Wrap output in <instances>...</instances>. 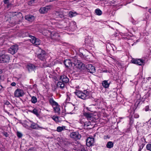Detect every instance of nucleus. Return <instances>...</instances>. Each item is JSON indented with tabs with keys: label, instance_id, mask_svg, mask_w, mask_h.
I'll list each match as a JSON object with an SVG mask.
<instances>
[{
	"label": "nucleus",
	"instance_id": "nucleus-34",
	"mask_svg": "<svg viewBox=\"0 0 151 151\" xmlns=\"http://www.w3.org/2000/svg\"><path fill=\"white\" fill-rule=\"evenodd\" d=\"M52 119L56 122H58L59 121L58 117L57 116H53L52 117Z\"/></svg>",
	"mask_w": 151,
	"mask_h": 151
},
{
	"label": "nucleus",
	"instance_id": "nucleus-40",
	"mask_svg": "<svg viewBox=\"0 0 151 151\" xmlns=\"http://www.w3.org/2000/svg\"><path fill=\"white\" fill-rule=\"evenodd\" d=\"M2 73V71L1 70H0V81H1L2 80L1 76V74Z\"/></svg>",
	"mask_w": 151,
	"mask_h": 151
},
{
	"label": "nucleus",
	"instance_id": "nucleus-9",
	"mask_svg": "<svg viewBox=\"0 0 151 151\" xmlns=\"http://www.w3.org/2000/svg\"><path fill=\"white\" fill-rule=\"evenodd\" d=\"M58 78L60 81L65 83H68L69 81V79L68 77L64 75L59 76Z\"/></svg>",
	"mask_w": 151,
	"mask_h": 151
},
{
	"label": "nucleus",
	"instance_id": "nucleus-45",
	"mask_svg": "<svg viewBox=\"0 0 151 151\" xmlns=\"http://www.w3.org/2000/svg\"><path fill=\"white\" fill-rule=\"evenodd\" d=\"M35 0H32L30 1V2L31 4H32L35 1Z\"/></svg>",
	"mask_w": 151,
	"mask_h": 151
},
{
	"label": "nucleus",
	"instance_id": "nucleus-15",
	"mask_svg": "<svg viewBox=\"0 0 151 151\" xmlns=\"http://www.w3.org/2000/svg\"><path fill=\"white\" fill-rule=\"evenodd\" d=\"M74 108V106L70 103L68 104L65 106V110L69 111L70 112H71L70 111H73Z\"/></svg>",
	"mask_w": 151,
	"mask_h": 151
},
{
	"label": "nucleus",
	"instance_id": "nucleus-14",
	"mask_svg": "<svg viewBox=\"0 0 151 151\" xmlns=\"http://www.w3.org/2000/svg\"><path fill=\"white\" fill-rule=\"evenodd\" d=\"M50 36L51 39L57 41L60 39V35L57 33L52 32L51 33Z\"/></svg>",
	"mask_w": 151,
	"mask_h": 151
},
{
	"label": "nucleus",
	"instance_id": "nucleus-18",
	"mask_svg": "<svg viewBox=\"0 0 151 151\" xmlns=\"http://www.w3.org/2000/svg\"><path fill=\"white\" fill-rule=\"evenodd\" d=\"M30 122L32 123L30 125V127L32 128L33 129H38V128L42 129H44V128L40 127L39 125L32 122V121H30Z\"/></svg>",
	"mask_w": 151,
	"mask_h": 151
},
{
	"label": "nucleus",
	"instance_id": "nucleus-38",
	"mask_svg": "<svg viewBox=\"0 0 151 151\" xmlns=\"http://www.w3.org/2000/svg\"><path fill=\"white\" fill-rule=\"evenodd\" d=\"M2 134L4 136L6 137H7L8 136L9 134L8 133L6 132H4L2 133Z\"/></svg>",
	"mask_w": 151,
	"mask_h": 151
},
{
	"label": "nucleus",
	"instance_id": "nucleus-23",
	"mask_svg": "<svg viewBox=\"0 0 151 151\" xmlns=\"http://www.w3.org/2000/svg\"><path fill=\"white\" fill-rule=\"evenodd\" d=\"M54 110L55 112L57 113L58 114H60V108L59 106L58 103L57 105H55L53 106Z\"/></svg>",
	"mask_w": 151,
	"mask_h": 151
},
{
	"label": "nucleus",
	"instance_id": "nucleus-5",
	"mask_svg": "<svg viewBox=\"0 0 151 151\" xmlns=\"http://www.w3.org/2000/svg\"><path fill=\"white\" fill-rule=\"evenodd\" d=\"M73 63L76 67L79 69H81L83 66V64L80 60L76 58L73 59Z\"/></svg>",
	"mask_w": 151,
	"mask_h": 151
},
{
	"label": "nucleus",
	"instance_id": "nucleus-17",
	"mask_svg": "<svg viewBox=\"0 0 151 151\" xmlns=\"http://www.w3.org/2000/svg\"><path fill=\"white\" fill-rule=\"evenodd\" d=\"M83 115L88 120H91L90 119L93 116V114L89 112H84L83 113Z\"/></svg>",
	"mask_w": 151,
	"mask_h": 151
},
{
	"label": "nucleus",
	"instance_id": "nucleus-2",
	"mask_svg": "<svg viewBox=\"0 0 151 151\" xmlns=\"http://www.w3.org/2000/svg\"><path fill=\"white\" fill-rule=\"evenodd\" d=\"M38 58L42 61L45 60L47 56L45 52L40 48H38L36 52Z\"/></svg>",
	"mask_w": 151,
	"mask_h": 151
},
{
	"label": "nucleus",
	"instance_id": "nucleus-19",
	"mask_svg": "<svg viewBox=\"0 0 151 151\" xmlns=\"http://www.w3.org/2000/svg\"><path fill=\"white\" fill-rule=\"evenodd\" d=\"M64 64L66 67L70 68L72 66V62L70 60H65Z\"/></svg>",
	"mask_w": 151,
	"mask_h": 151
},
{
	"label": "nucleus",
	"instance_id": "nucleus-32",
	"mask_svg": "<svg viewBox=\"0 0 151 151\" xmlns=\"http://www.w3.org/2000/svg\"><path fill=\"white\" fill-rule=\"evenodd\" d=\"M31 101L33 103H35L37 101V98L36 97L33 96L32 98Z\"/></svg>",
	"mask_w": 151,
	"mask_h": 151
},
{
	"label": "nucleus",
	"instance_id": "nucleus-16",
	"mask_svg": "<svg viewBox=\"0 0 151 151\" xmlns=\"http://www.w3.org/2000/svg\"><path fill=\"white\" fill-rule=\"evenodd\" d=\"M86 67L88 72L91 73H93L95 72V68L91 64H88L86 65Z\"/></svg>",
	"mask_w": 151,
	"mask_h": 151
},
{
	"label": "nucleus",
	"instance_id": "nucleus-12",
	"mask_svg": "<svg viewBox=\"0 0 151 151\" xmlns=\"http://www.w3.org/2000/svg\"><path fill=\"white\" fill-rule=\"evenodd\" d=\"M50 8L51 6H47L45 7L41 8L39 10V12L42 14L45 13L50 9Z\"/></svg>",
	"mask_w": 151,
	"mask_h": 151
},
{
	"label": "nucleus",
	"instance_id": "nucleus-33",
	"mask_svg": "<svg viewBox=\"0 0 151 151\" xmlns=\"http://www.w3.org/2000/svg\"><path fill=\"white\" fill-rule=\"evenodd\" d=\"M70 26L71 27V28H72V26H73V29H76V22H71L70 23Z\"/></svg>",
	"mask_w": 151,
	"mask_h": 151
},
{
	"label": "nucleus",
	"instance_id": "nucleus-31",
	"mask_svg": "<svg viewBox=\"0 0 151 151\" xmlns=\"http://www.w3.org/2000/svg\"><path fill=\"white\" fill-rule=\"evenodd\" d=\"M31 112L36 115L37 116H39V114L38 113V111L36 109H34L32 111H31Z\"/></svg>",
	"mask_w": 151,
	"mask_h": 151
},
{
	"label": "nucleus",
	"instance_id": "nucleus-13",
	"mask_svg": "<svg viewBox=\"0 0 151 151\" xmlns=\"http://www.w3.org/2000/svg\"><path fill=\"white\" fill-rule=\"evenodd\" d=\"M71 137L76 140L80 139L81 137V135L77 132L71 133L70 135Z\"/></svg>",
	"mask_w": 151,
	"mask_h": 151
},
{
	"label": "nucleus",
	"instance_id": "nucleus-43",
	"mask_svg": "<svg viewBox=\"0 0 151 151\" xmlns=\"http://www.w3.org/2000/svg\"><path fill=\"white\" fill-rule=\"evenodd\" d=\"M149 107L148 106H147L145 107V110L146 111H148L149 110Z\"/></svg>",
	"mask_w": 151,
	"mask_h": 151
},
{
	"label": "nucleus",
	"instance_id": "nucleus-30",
	"mask_svg": "<svg viewBox=\"0 0 151 151\" xmlns=\"http://www.w3.org/2000/svg\"><path fill=\"white\" fill-rule=\"evenodd\" d=\"M96 14L100 16L102 14V11L99 9H96L95 10Z\"/></svg>",
	"mask_w": 151,
	"mask_h": 151
},
{
	"label": "nucleus",
	"instance_id": "nucleus-52",
	"mask_svg": "<svg viewBox=\"0 0 151 151\" xmlns=\"http://www.w3.org/2000/svg\"><path fill=\"white\" fill-rule=\"evenodd\" d=\"M109 46H110V47L111 48V47H111V46L110 45H108V47H109Z\"/></svg>",
	"mask_w": 151,
	"mask_h": 151
},
{
	"label": "nucleus",
	"instance_id": "nucleus-49",
	"mask_svg": "<svg viewBox=\"0 0 151 151\" xmlns=\"http://www.w3.org/2000/svg\"><path fill=\"white\" fill-rule=\"evenodd\" d=\"M24 126L25 127H26V128H28V126L27 125H25V126Z\"/></svg>",
	"mask_w": 151,
	"mask_h": 151
},
{
	"label": "nucleus",
	"instance_id": "nucleus-26",
	"mask_svg": "<svg viewBox=\"0 0 151 151\" xmlns=\"http://www.w3.org/2000/svg\"><path fill=\"white\" fill-rule=\"evenodd\" d=\"M68 14L70 17L72 18L76 16L77 14V13L75 12L70 11L68 13Z\"/></svg>",
	"mask_w": 151,
	"mask_h": 151
},
{
	"label": "nucleus",
	"instance_id": "nucleus-10",
	"mask_svg": "<svg viewBox=\"0 0 151 151\" xmlns=\"http://www.w3.org/2000/svg\"><path fill=\"white\" fill-rule=\"evenodd\" d=\"M24 95V92L21 89H17L14 92V96L16 97H22Z\"/></svg>",
	"mask_w": 151,
	"mask_h": 151
},
{
	"label": "nucleus",
	"instance_id": "nucleus-11",
	"mask_svg": "<svg viewBox=\"0 0 151 151\" xmlns=\"http://www.w3.org/2000/svg\"><path fill=\"white\" fill-rule=\"evenodd\" d=\"M94 142V138L92 137H88L86 139V144L88 147H90L93 145Z\"/></svg>",
	"mask_w": 151,
	"mask_h": 151
},
{
	"label": "nucleus",
	"instance_id": "nucleus-42",
	"mask_svg": "<svg viewBox=\"0 0 151 151\" xmlns=\"http://www.w3.org/2000/svg\"><path fill=\"white\" fill-rule=\"evenodd\" d=\"M80 122L81 124H83V123H84V122H85L84 121H83V119H80Z\"/></svg>",
	"mask_w": 151,
	"mask_h": 151
},
{
	"label": "nucleus",
	"instance_id": "nucleus-47",
	"mask_svg": "<svg viewBox=\"0 0 151 151\" xmlns=\"http://www.w3.org/2000/svg\"><path fill=\"white\" fill-rule=\"evenodd\" d=\"M108 71L107 70H104L103 71V72H104L107 73V72Z\"/></svg>",
	"mask_w": 151,
	"mask_h": 151
},
{
	"label": "nucleus",
	"instance_id": "nucleus-1",
	"mask_svg": "<svg viewBox=\"0 0 151 151\" xmlns=\"http://www.w3.org/2000/svg\"><path fill=\"white\" fill-rule=\"evenodd\" d=\"M74 93L78 98L83 100L88 99L90 97V93L87 90H85L83 92L76 90Z\"/></svg>",
	"mask_w": 151,
	"mask_h": 151
},
{
	"label": "nucleus",
	"instance_id": "nucleus-21",
	"mask_svg": "<svg viewBox=\"0 0 151 151\" xmlns=\"http://www.w3.org/2000/svg\"><path fill=\"white\" fill-rule=\"evenodd\" d=\"M27 68L29 72L34 70L35 67L33 65L31 64H28L27 66Z\"/></svg>",
	"mask_w": 151,
	"mask_h": 151
},
{
	"label": "nucleus",
	"instance_id": "nucleus-25",
	"mask_svg": "<svg viewBox=\"0 0 151 151\" xmlns=\"http://www.w3.org/2000/svg\"><path fill=\"white\" fill-rule=\"evenodd\" d=\"M102 84L103 86L105 88H108L109 85V83H108V81L106 80L104 81Z\"/></svg>",
	"mask_w": 151,
	"mask_h": 151
},
{
	"label": "nucleus",
	"instance_id": "nucleus-28",
	"mask_svg": "<svg viewBox=\"0 0 151 151\" xmlns=\"http://www.w3.org/2000/svg\"><path fill=\"white\" fill-rule=\"evenodd\" d=\"M65 129V126H63L62 127H57V131L59 132H60Z\"/></svg>",
	"mask_w": 151,
	"mask_h": 151
},
{
	"label": "nucleus",
	"instance_id": "nucleus-48",
	"mask_svg": "<svg viewBox=\"0 0 151 151\" xmlns=\"http://www.w3.org/2000/svg\"><path fill=\"white\" fill-rule=\"evenodd\" d=\"M148 11L150 13H151V9H149Z\"/></svg>",
	"mask_w": 151,
	"mask_h": 151
},
{
	"label": "nucleus",
	"instance_id": "nucleus-29",
	"mask_svg": "<svg viewBox=\"0 0 151 151\" xmlns=\"http://www.w3.org/2000/svg\"><path fill=\"white\" fill-rule=\"evenodd\" d=\"M92 41V40H91L88 37L85 39V43L88 45L90 44Z\"/></svg>",
	"mask_w": 151,
	"mask_h": 151
},
{
	"label": "nucleus",
	"instance_id": "nucleus-24",
	"mask_svg": "<svg viewBox=\"0 0 151 151\" xmlns=\"http://www.w3.org/2000/svg\"><path fill=\"white\" fill-rule=\"evenodd\" d=\"M49 102L50 104L52 106L57 105L58 103L56 102L52 98H50L49 99Z\"/></svg>",
	"mask_w": 151,
	"mask_h": 151
},
{
	"label": "nucleus",
	"instance_id": "nucleus-4",
	"mask_svg": "<svg viewBox=\"0 0 151 151\" xmlns=\"http://www.w3.org/2000/svg\"><path fill=\"white\" fill-rule=\"evenodd\" d=\"M54 15L58 18H63L65 17V13L64 10L55 11L53 13Z\"/></svg>",
	"mask_w": 151,
	"mask_h": 151
},
{
	"label": "nucleus",
	"instance_id": "nucleus-54",
	"mask_svg": "<svg viewBox=\"0 0 151 151\" xmlns=\"http://www.w3.org/2000/svg\"><path fill=\"white\" fill-rule=\"evenodd\" d=\"M30 150V149H29L28 151H29Z\"/></svg>",
	"mask_w": 151,
	"mask_h": 151
},
{
	"label": "nucleus",
	"instance_id": "nucleus-35",
	"mask_svg": "<svg viewBox=\"0 0 151 151\" xmlns=\"http://www.w3.org/2000/svg\"><path fill=\"white\" fill-rule=\"evenodd\" d=\"M147 149L150 151H151V144H148L146 146Z\"/></svg>",
	"mask_w": 151,
	"mask_h": 151
},
{
	"label": "nucleus",
	"instance_id": "nucleus-44",
	"mask_svg": "<svg viewBox=\"0 0 151 151\" xmlns=\"http://www.w3.org/2000/svg\"><path fill=\"white\" fill-rule=\"evenodd\" d=\"M16 83L15 82H13L11 83V85L12 86H15L16 85Z\"/></svg>",
	"mask_w": 151,
	"mask_h": 151
},
{
	"label": "nucleus",
	"instance_id": "nucleus-8",
	"mask_svg": "<svg viewBox=\"0 0 151 151\" xmlns=\"http://www.w3.org/2000/svg\"><path fill=\"white\" fill-rule=\"evenodd\" d=\"M131 61L132 63L139 65H142L144 64V60L140 59H132Z\"/></svg>",
	"mask_w": 151,
	"mask_h": 151
},
{
	"label": "nucleus",
	"instance_id": "nucleus-41",
	"mask_svg": "<svg viewBox=\"0 0 151 151\" xmlns=\"http://www.w3.org/2000/svg\"><path fill=\"white\" fill-rule=\"evenodd\" d=\"M85 109H86L88 111H91V112H92V111H91V109H90V108L89 107H85Z\"/></svg>",
	"mask_w": 151,
	"mask_h": 151
},
{
	"label": "nucleus",
	"instance_id": "nucleus-20",
	"mask_svg": "<svg viewBox=\"0 0 151 151\" xmlns=\"http://www.w3.org/2000/svg\"><path fill=\"white\" fill-rule=\"evenodd\" d=\"M65 83L61 81H59L57 83V86L61 89H63L65 88Z\"/></svg>",
	"mask_w": 151,
	"mask_h": 151
},
{
	"label": "nucleus",
	"instance_id": "nucleus-53",
	"mask_svg": "<svg viewBox=\"0 0 151 151\" xmlns=\"http://www.w3.org/2000/svg\"><path fill=\"white\" fill-rule=\"evenodd\" d=\"M141 148L140 147V149H139V151H141Z\"/></svg>",
	"mask_w": 151,
	"mask_h": 151
},
{
	"label": "nucleus",
	"instance_id": "nucleus-7",
	"mask_svg": "<svg viewBox=\"0 0 151 151\" xmlns=\"http://www.w3.org/2000/svg\"><path fill=\"white\" fill-rule=\"evenodd\" d=\"M31 39L30 42L35 45H39L40 44L41 42L38 39H37L34 36H30Z\"/></svg>",
	"mask_w": 151,
	"mask_h": 151
},
{
	"label": "nucleus",
	"instance_id": "nucleus-3",
	"mask_svg": "<svg viewBox=\"0 0 151 151\" xmlns=\"http://www.w3.org/2000/svg\"><path fill=\"white\" fill-rule=\"evenodd\" d=\"M10 60L9 56L6 55H0V63H5L8 62Z\"/></svg>",
	"mask_w": 151,
	"mask_h": 151
},
{
	"label": "nucleus",
	"instance_id": "nucleus-50",
	"mask_svg": "<svg viewBox=\"0 0 151 151\" xmlns=\"http://www.w3.org/2000/svg\"><path fill=\"white\" fill-rule=\"evenodd\" d=\"M106 138L109 139V137L108 135H107L106 136Z\"/></svg>",
	"mask_w": 151,
	"mask_h": 151
},
{
	"label": "nucleus",
	"instance_id": "nucleus-51",
	"mask_svg": "<svg viewBox=\"0 0 151 151\" xmlns=\"http://www.w3.org/2000/svg\"><path fill=\"white\" fill-rule=\"evenodd\" d=\"M139 116L138 115H137V116H136V118H137L138 117H139Z\"/></svg>",
	"mask_w": 151,
	"mask_h": 151
},
{
	"label": "nucleus",
	"instance_id": "nucleus-46",
	"mask_svg": "<svg viewBox=\"0 0 151 151\" xmlns=\"http://www.w3.org/2000/svg\"><path fill=\"white\" fill-rule=\"evenodd\" d=\"M70 99V98L69 97H67V99L68 101H69Z\"/></svg>",
	"mask_w": 151,
	"mask_h": 151
},
{
	"label": "nucleus",
	"instance_id": "nucleus-39",
	"mask_svg": "<svg viewBox=\"0 0 151 151\" xmlns=\"http://www.w3.org/2000/svg\"><path fill=\"white\" fill-rule=\"evenodd\" d=\"M9 0H3V2L4 4H7L9 3Z\"/></svg>",
	"mask_w": 151,
	"mask_h": 151
},
{
	"label": "nucleus",
	"instance_id": "nucleus-27",
	"mask_svg": "<svg viewBox=\"0 0 151 151\" xmlns=\"http://www.w3.org/2000/svg\"><path fill=\"white\" fill-rule=\"evenodd\" d=\"M114 145V144L112 142L109 141L108 142L106 145V147L108 148H111Z\"/></svg>",
	"mask_w": 151,
	"mask_h": 151
},
{
	"label": "nucleus",
	"instance_id": "nucleus-37",
	"mask_svg": "<svg viewBox=\"0 0 151 151\" xmlns=\"http://www.w3.org/2000/svg\"><path fill=\"white\" fill-rule=\"evenodd\" d=\"M17 135L18 137L21 138L22 137V135L21 133L18 132L17 133Z\"/></svg>",
	"mask_w": 151,
	"mask_h": 151
},
{
	"label": "nucleus",
	"instance_id": "nucleus-6",
	"mask_svg": "<svg viewBox=\"0 0 151 151\" xmlns=\"http://www.w3.org/2000/svg\"><path fill=\"white\" fill-rule=\"evenodd\" d=\"M19 48L17 45H13L9 49L8 52L12 55L17 52Z\"/></svg>",
	"mask_w": 151,
	"mask_h": 151
},
{
	"label": "nucleus",
	"instance_id": "nucleus-22",
	"mask_svg": "<svg viewBox=\"0 0 151 151\" xmlns=\"http://www.w3.org/2000/svg\"><path fill=\"white\" fill-rule=\"evenodd\" d=\"M26 19L30 22L32 21L35 19L34 17L31 15H27L25 16Z\"/></svg>",
	"mask_w": 151,
	"mask_h": 151
},
{
	"label": "nucleus",
	"instance_id": "nucleus-36",
	"mask_svg": "<svg viewBox=\"0 0 151 151\" xmlns=\"http://www.w3.org/2000/svg\"><path fill=\"white\" fill-rule=\"evenodd\" d=\"M91 124V122H84V125L85 126L88 127Z\"/></svg>",
	"mask_w": 151,
	"mask_h": 151
},
{
	"label": "nucleus",
	"instance_id": "nucleus-55",
	"mask_svg": "<svg viewBox=\"0 0 151 151\" xmlns=\"http://www.w3.org/2000/svg\"><path fill=\"white\" fill-rule=\"evenodd\" d=\"M83 65H83V66H84V64H83Z\"/></svg>",
	"mask_w": 151,
	"mask_h": 151
}]
</instances>
